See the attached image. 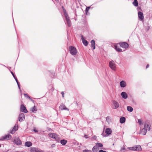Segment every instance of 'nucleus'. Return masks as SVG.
<instances>
[{
  "instance_id": "1",
  "label": "nucleus",
  "mask_w": 152,
  "mask_h": 152,
  "mask_svg": "<svg viewBox=\"0 0 152 152\" xmlns=\"http://www.w3.org/2000/svg\"><path fill=\"white\" fill-rule=\"evenodd\" d=\"M48 135L50 137L55 139L58 142H59L60 141V140L59 137V136L56 134L53 133H50Z\"/></svg>"
},
{
  "instance_id": "2",
  "label": "nucleus",
  "mask_w": 152,
  "mask_h": 152,
  "mask_svg": "<svg viewBox=\"0 0 152 152\" xmlns=\"http://www.w3.org/2000/svg\"><path fill=\"white\" fill-rule=\"evenodd\" d=\"M69 49L70 53L72 55L74 56L76 55L77 51L75 47L73 46H71L69 47Z\"/></svg>"
},
{
  "instance_id": "3",
  "label": "nucleus",
  "mask_w": 152,
  "mask_h": 152,
  "mask_svg": "<svg viewBox=\"0 0 152 152\" xmlns=\"http://www.w3.org/2000/svg\"><path fill=\"white\" fill-rule=\"evenodd\" d=\"M109 66L110 68L113 70H115L116 69V64L114 61L113 60L109 62Z\"/></svg>"
},
{
  "instance_id": "4",
  "label": "nucleus",
  "mask_w": 152,
  "mask_h": 152,
  "mask_svg": "<svg viewBox=\"0 0 152 152\" xmlns=\"http://www.w3.org/2000/svg\"><path fill=\"white\" fill-rule=\"evenodd\" d=\"M13 142L17 145H20L21 144V141L18 137H15L13 140Z\"/></svg>"
},
{
  "instance_id": "5",
  "label": "nucleus",
  "mask_w": 152,
  "mask_h": 152,
  "mask_svg": "<svg viewBox=\"0 0 152 152\" xmlns=\"http://www.w3.org/2000/svg\"><path fill=\"white\" fill-rule=\"evenodd\" d=\"M120 45L121 47L124 48H126L129 47L128 44L126 42L120 43Z\"/></svg>"
},
{
  "instance_id": "6",
  "label": "nucleus",
  "mask_w": 152,
  "mask_h": 152,
  "mask_svg": "<svg viewBox=\"0 0 152 152\" xmlns=\"http://www.w3.org/2000/svg\"><path fill=\"white\" fill-rule=\"evenodd\" d=\"M25 119L24 114L23 113L20 114L19 116L18 119L19 121H23Z\"/></svg>"
},
{
  "instance_id": "7",
  "label": "nucleus",
  "mask_w": 152,
  "mask_h": 152,
  "mask_svg": "<svg viewBox=\"0 0 152 152\" xmlns=\"http://www.w3.org/2000/svg\"><path fill=\"white\" fill-rule=\"evenodd\" d=\"M20 110L21 111L25 113L28 112V111L26 109V107L23 104H21V105Z\"/></svg>"
},
{
  "instance_id": "8",
  "label": "nucleus",
  "mask_w": 152,
  "mask_h": 152,
  "mask_svg": "<svg viewBox=\"0 0 152 152\" xmlns=\"http://www.w3.org/2000/svg\"><path fill=\"white\" fill-rule=\"evenodd\" d=\"M113 104L114 106V109H116L119 107V106L118 103L116 101H113Z\"/></svg>"
},
{
  "instance_id": "9",
  "label": "nucleus",
  "mask_w": 152,
  "mask_h": 152,
  "mask_svg": "<svg viewBox=\"0 0 152 152\" xmlns=\"http://www.w3.org/2000/svg\"><path fill=\"white\" fill-rule=\"evenodd\" d=\"M138 14L139 18H140V20H141L143 19L144 16L142 12L140 11L138 12Z\"/></svg>"
},
{
  "instance_id": "10",
  "label": "nucleus",
  "mask_w": 152,
  "mask_h": 152,
  "mask_svg": "<svg viewBox=\"0 0 152 152\" xmlns=\"http://www.w3.org/2000/svg\"><path fill=\"white\" fill-rule=\"evenodd\" d=\"M59 108L61 110H67L68 111L69 110L63 104H61L60 105Z\"/></svg>"
},
{
  "instance_id": "11",
  "label": "nucleus",
  "mask_w": 152,
  "mask_h": 152,
  "mask_svg": "<svg viewBox=\"0 0 152 152\" xmlns=\"http://www.w3.org/2000/svg\"><path fill=\"white\" fill-rule=\"evenodd\" d=\"M144 127L147 131H149L150 129V126L148 124V122H145L144 124Z\"/></svg>"
},
{
  "instance_id": "12",
  "label": "nucleus",
  "mask_w": 152,
  "mask_h": 152,
  "mask_svg": "<svg viewBox=\"0 0 152 152\" xmlns=\"http://www.w3.org/2000/svg\"><path fill=\"white\" fill-rule=\"evenodd\" d=\"M11 135L10 134H9L7 135H6L3 138L1 139H0L1 140H4L6 139L7 140H9L10 138H11Z\"/></svg>"
},
{
  "instance_id": "13",
  "label": "nucleus",
  "mask_w": 152,
  "mask_h": 152,
  "mask_svg": "<svg viewBox=\"0 0 152 152\" xmlns=\"http://www.w3.org/2000/svg\"><path fill=\"white\" fill-rule=\"evenodd\" d=\"M121 95L122 97L124 99H126L128 97V95L125 92H122L121 94Z\"/></svg>"
},
{
  "instance_id": "14",
  "label": "nucleus",
  "mask_w": 152,
  "mask_h": 152,
  "mask_svg": "<svg viewBox=\"0 0 152 152\" xmlns=\"http://www.w3.org/2000/svg\"><path fill=\"white\" fill-rule=\"evenodd\" d=\"M99 150V148L97 145H95L94 146L92 149L93 152H98Z\"/></svg>"
},
{
  "instance_id": "15",
  "label": "nucleus",
  "mask_w": 152,
  "mask_h": 152,
  "mask_svg": "<svg viewBox=\"0 0 152 152\" xmlns=\"http://www.w3.org/2000/svg\"><path fill=\"white\" fill-rule=\"evenodd\" d=\"M114 48L117 52H121L122 51V49L121 48L118 47L117 45L116 44H115L114 45Z\"/></svg>"
},
{
  "instance_id": "16",
  "label": "nucleus",
  "mask_w": 152,
  "mask_h": 152,
  "mask_svg": "<svg viewBox=\"0 0 152 152\" xmlns=\"http://www.w3.org/2000/svg\"><path fill=\"white\" fill-rule=\"evenodd\" d=\"M105 132L107 134L110 135L112 133V130L111 129L107 128L106 129Z\"/></svg>"
},
{
  "instance_id": "17",
  "label": "nucleus",
  "mask_w": 152,
  "mask_h": 152,
  "mask_svg": "<svg viewBox=\"0 0 152 152\" xmlns=\"http://www.w3.org/2000/svg\"><path fill=\"white\" fill-rule=\"evenodd\" d=\"M134 151H139L141 150V147L140 145H137L136 147H134Z\"/></svg>"
},
{
  "instance_id": "18",
  "label": "nucleus",
  "mask_w": 152,
  "mask_h": 152,
  "mask_svg": "<svg viewBox=\"0 0 152 152\" xmlns=\"http://www.w3.org/2000/svg\"><path fill=\"white\" fill-rule=\"evenodd\" d=\"M120 86L121 87L124 88L126 86V83L123 80L121 81L120 83Z\"/></svg>"
},
{
  "instance_id": "19",
  "label": "nucleus",
  "mask_w": 152,
  "mask_h": 152,
  "mask_svg": "<svg viewBox=\"0 0 152 152\" xmlns=\"http://www.w3.org/2000/svg\"><path fill=\"white\" fill-rule=\"evenodd\" d=\"M147 130L145 128H143L141 131L140 133L143 135H145L147 132Z\"/></svg>"
},
{
  "instance_id": "20",
  "label": "nucleus",
  "mask_w": 152,
  "mask_h": 152,
  "mask_svg": "<svg viewBox=\"0 0 152 152\" xmlns=\"http://www.w3.org/2000/svg\"><path fill=\"white\" fill-rule=\"evenodd\" d=\"M91 46L93 50L95 48V42L94 40H92L91 41Z\"/></svg>"
},
{
  "instance_id": "21",
  "label": "nucleus",
  "mask_w": 152,
  "mask_h": 152,
  "mask_svg": "<svg viewBox=\"0 0 152 152\" xmlns=\"http://www.w3.org/2000/svg\"><path fill=\"white\" fill-rule=\"evenodd\" d=\"M64 15L66 17V21L70 20L69 19V17L68 16V14L66 12V10H64Z\"/></svg>"
},
{
  "instance_id": "22",
  "label": "nucleus",
  "mask_w": 152,
  "mask_h": 152,
  "mask_svg": "<svg viewBox=\"0 0 152 152\" xmlns=\"http://www.w3.org/2000/svg\"><path fill=\"white\" fill-rule=\"evenodd\" d=\"M126 119L124 117H121L120 119V121L121 123L123 124L125 121Z\"/></svg>"
},
{
  "instance_id": "23",
  "label": "nucleus",
  "mask_w": 152,
  "mask_h": 152,
  "mask_svg": "<svg viewBox=\"0 0 152 152\" xmlns=\"http://www.w3.org/2000/svg\"><path fill=\"white\" fill-rule=\"evenodd\" d=\"M32 145V143L30 142H27L25 143V145L28 147L31 146Z\"/></svg>"
},
{
  "instance_id": "24",
  "label": "nucleus",
  "mask_w": 152,
  "mask_h": 152,
  "mask_svg": "<svg viewBox=\"0 0 152 152\" xmlns=\"http://www.w3.org/2000/svg\"><path fill=\"white\" fill-rule=\"evenodd\" d=\"M82 41L83 43L85 45L87 46L88 44V42L86 40L83 39V38L82 39Z\"/></svg>"
},
{
  "instance_id": "25",
  "label": "nucleus",
  "mask_w": 152,
  "mask_h": 152,
  "mask_svg": "<svg viewBox=\"0 0 152 152\" xmlns=\"http://www.w3.org/2000/svg\"><path fill=\"white\" fill-rule=\"evenodd\" d=\"M60 142L61 144L63 145H64L66 143L67 141L66 140L64 139L61 140Z\"/></svg>"
},
{
  "instance_id": "26",
  "label": "nucleus",
  "mask_w": 152,
  "mask_h": 152,
  "mask_svg": "<svg viewBox=\"0 0 152 152\" xmlns=\"http://www.w3.org/2000/svg\"><path fill=\"white\" fill-rule=\"evenodd\" d=\"M31 110L32 111V112L34 113L35 112L37 111V110L36 108V107L35 106H34L33 107L31 108Z\"/></svg>"
},
{
  "instance_id": "27",
  "label": "nucleus",
  "mask_w": 152,
  "mask_h": 152,
  "mask_svg": "<svg viewBox=\"0 0 152 152\" xmlns=\"http://www.w3.org/2000/svg\"><path fill=\"white\" fill-rule=\"evenodd\" d=\"M128 111L132 112L133 110V108L130 106H128L127 107Z\"/></svg>"
},
{
  "instance_id": "28",
  "label": "nucleus",
  "mask_w": 152,
  "mask_h": 152,
  "mask_svg": "<svg viewBox=\"0 0 152 152\" xmlns=\"http://www.w3.org/2000/svg\"><path fill=\"white\" fill-rule=\"evenodd\" d=\"M133 4L135 6H138V3L137 0H134L133 2Z\"/></svg>"
},
{
  "instance_id": "29",
  "label": "nucleus",
  "mask_w": 152,
  "mask_h": 152,
  "mask_svg": "<svg viewBox=\"0 0 152 152\" xmlns=\"http://www.w3.org/2000/svg\"><path fill=\"white\" fill-rule=\"evenodd\" d=\"M106 120L107 122L108 123H110L111 121V119L110 117H107L106 118Z\"/></svg>"
},
{
  "instance_id": "30",
  "label": "nucleus",
  "mask_w": 152,
  "mask_h": 152,
  "mask_svg": "<svg viewBox=\"0 0 152 152\" xmlns=\"http://www.w3.org/2000/svg\"><path fill=\"white\" fill-rule=\"evenodd\" d=\"M96 145H97L98 147H102L103 146L102 144L101 143L97 142V143H96Z\"/></svg>"
},
{
  "instance_id": "31",
  "label": "nucleus",
  "mask_w": 152,
  "mask_h": 152,
  "mask_svg": "<svg viewBox=\"0 0 152 152\" xmlns=\"http://www.w3.org/2000/svg\"><path fill=\"white\" fill-rule=\"evenodd\" d=\"M24 95L25 97H26L29 99H31V100L32 101V100L31 99L30 97L29 96H28V95L27 94H24Z\"/></svg>"
},
{
  "instance_id": "32",
  "label": "nucleus",
  "mask_w": 152,
  "mask_h": 152,
  "mask_svg": "<svg viewBox=\"0 0 152 152\" xmlns=\"http://www.w3.org/2000/svg\"><path fill=\"white\" fill-rule=\"evenodd\" d=\"M138 122L139 124L140 125H141L142 124V121L141 119H138Z\"/></svg>"
},
{
  "instance_id": "33",
  "label": "nucleus",
  "mask_w": 152,
  "mask_h": 152,
  "mask_svg": "<svg viewBox=\"0 0 152 152\" xmlns=\"http://www.w3.org/2000/svg\"><path fill=\"white\" fill-rule=\"evenodd\" d=\"M67 23L68 24V26L70 27L71 26V23L70 20L67 21Z\"/></svg>"
},
{
  "instance_id": "34",
  "label": "nucleus",
  "mask_w": 152,
  "mask_h": 152,
  "mask_svg": "<svg viewBox=\"0 0 152 152\" xmlns=\"http://www.w3.org/2000/svg\"><path fill=\"white\" fill-rule=\"evenodd\" d=\"M16 124L14 127L13 129V130L15 131L16 130H17L18 129V126H16Z\"/></svg>"
},
{
  "instance_id": "35",
  "label": "nucleus",
  "mask_w": 152,
  "mask_h": 152,
  "mask_svg": "<svg viewBox=\"0 0 152 152\" xmlns=\"http://www.w3.org/2000/svg\"><path fill=\"white\" fill-rule=\"evenodd\" d=\"M31 152H37V151H36L35 150V148H31Z\"/></svg>"
},
{
  "instance_id": "36",
  "label": "nucleus",
  "mask_w": 152,
  "mask_h": 152,
  "mask_svg": "<svg viewBox=\"0 0 152 152\" xmlns=\"http://www.w3.org/2000/svg\"><path fill=\"white\" fill-rule=\"evenodd\" d=\"M90 8V7H87L86 8V12H88V10H89Z\"/></svg>"
},
{
  "instance_id": "37",
  "label": "nucleus",
  "mask_w": 152,
  "mask_h": 152,
  "mask_svg": "<svg viewBox=\"0 0 152 152\" xmlns=\"http://www.w3.org/2000/svg\"><path fill=\"white\" fill-rule=\"evenodd\" d=\"M83 152H91V151L89 150H83Z\"/></svg>"
},
{
  "instance_id": "38",
  "label": "nucleus",
  "mask_w": 152,
  "mask_h": 152,
  "mask_svg": "<svg viewBox=\"0 0 152 152\" xmlns=\"http://www.w3.org/2000/svg\"><path fill=\"white\" fill-rule=\"evenodd\" d=\"M129 149L131 150L134 151V147L129 148Z\"/></svg>"
},
{
  "instance_id": "39",
  "label": "nucleus",
  "mask_w": 152,
  "mask_h": 152,
  "mask_svg": "<svg viewBox=\"0 0 152 152\" xmlns=\"http://www.w3.org/2000/svg\"><path fill=\"white\" fill-rule=\"evenodd\" d=\"M15 131L13 130V129H12V130L10 132V133L11 134H13L15 133Z\"/></svg>"
},
{
  "instance_id": "40",
  "label": "nucleus",
  "mask_w": 152,
  "mask_h": 152,
  "mask_svg": "<svg viewBox=\"0 0 152 152\" xmlns=\"http://www.w3.org/2000/svg\"><path fill=\"white\" fill-rule=\"evenodd\" d=\"M61 94L62 95V97L63 98H64V92L62 91L61 92Z\"/></svg>"
},
{
  "instance_id": "41",
  "label": "nucleus",
  "mask_w": 152,
  "mask_h": 152,
  "mask_svg": "<svg viewBox=\"0 0 152 152\" xmlns=\"http://www.w3.org/2000/svg\"><path fill=\"white\" fill-rule=\"evenodd\" d=\"M92 138L94 140H96V136H94Z\"/></svg>"
},
{
  "instance_id": "42",
  "label": "nucleus",
  "mask_w": 152,
  "mask_h": 152,
  "mask_svg": "<svg viewBox=\"0 0 152 152\" xmlns=\"http://www.w3.org/2000/svg\"><path fill=\"white\" fill-rule=\"evenodd\" d=\"M11 73L12 74L13 76V77H14V78H15V77H16L15 76V75H14V73H13V72H11Z\"/></svg>"
},
{
  "instance_id": "43",
  "label": "nucleus",
  "mask_w": 152,
  "mask_h": 152,
  "mask_svg": "<svg viewBox=\"0 0 152 152\" xmlns=\"http://www.w3.org/2000/svg\"><path fill=\"white\" fill-rule=\"evenodd\" d=\"M99 152H106V151H104L103 150H101L99 151Z\"/></svg>"
},
{
  "instance_id": "44",
  "label": "nucleus",
  "mask_w": 152,
  "mask_h": 152,
  "mask_svg": "<svg viewBox=\"0 0 152 152\" xmlns=\"http://www.w3.org/2000/svg\"><path fill=\"white\" fill-rule=\"evenodd\" d=\"M15 78V80L16 82H18V80H17V78H16V77H15V78Z\"/></svg>"
},
{
  "instance_id": "45",
  "label": "nucleus",
  "mask_w": 152,
  "mask_h": 152,
  "mask_svg": "<svg viewBox=\"0 0 152 152\" xmlns=\"http://www.w3.org/2000/svg\"><path fill=\"white\" fill-rule=\"evenodd\" d=\"M33 130L35 132H38V131L35 129H34Z\"/></svg>"
},
{
  "instance_id": "46",
  "label": "nucleus",
  "mask_w": 152,
  "mask_h": 152,
  "mask_svg": "<svg viewBox=\"0 0 152 152\" xmlns=\"http://www.w3.org/2000/svg\"><path fill=\"white\" fill-rule=\"evenodd\" d=\"M84 137L86 139L88 138V137H87V135H84Z\"/></svg>"
},
{
  "instance_id": "47",
  "label": "nucleus",
  "mask_w": 152,
  "mask_h": 152,
  "mask_svg": "<svg viewBox=\"0 0 152 152\" xmlns=\"http://www.w3.org/2000/svg\"><path fill=\"white\" fill-rule=\"evenodd\" d=\"M149 67V64H147L146 66V68H148V67Z\"/></svg>"
},
{
  "instance_id": "48",
  "label": "nucleus",
  "mask_w": 152,
  "mask_h": 152,
  "mask_svg": "<svg viewBox=\"0 0 152 152\" xmlns=\"http://www.w3.org/2000/svg\"><path fill=\"white\" fill-rule=\"evenodd\" d=\"M17 84H18V85H20L19 83L18 82H17Z\"/></svg>"
},
{
  "instance_id": "49",
  "label": "nucleus",
  "mask_w": 152,
  "mask_h": 152,
  "mask_svg": "<svg viewBox=\"0 0 152 152\" xmlns=\"http://www.w3.org/2000/svg\"><path fill=\"white\" fill-rule=\"evenodd\" d=\"M18 87L19 88V89H20V85H18Z\"/></svg>"
},
{
  "instance_id": "50",
  "label": "nucleus",
  "mask_w": 152,
  "mask_h": 152,
  "mask_svg": "<svg viewBox=\"0 0 152 152\" xmlns=\"http://www.w3.org/2000/svg\"><path fill=\"white\" fill-rule=\"evenodd\" d=\"M56 1H58V0H55Z\"/></svg>"
},
{
  "instance_id": "51",
  "label": "nucleus",
  "mask_w": 152,
  "mask_h": 152,
  "mask_svg": "<svg viewBox=\"0 0 152 152\" xmlns=\"http://www.w3.org/2000/svg\"><path fill=\"white\" fill-rule=\"evenodd\" d=\"M15 152H19L18 151H15Z\"/></svg>"
},
{
  "instance_id": "52",
  "label": "nucleus",
  "mask_w": 152,
  "mask_h": 152,
  "mask_svg": "<svg viewBox=\"0 0 152 152\" xmlns=\"http://www.w3.org/2000/svg\"><path fill=\"white\" fill-rule=\"evenodd\" d=\"M114 145V143H113V145Z\"/></svg>"
},
{
  "instance_id": "53",
  "label": "nucleus",
  "mask_w": 152,
  "mask_h": 152,
  "mask_svg": "<svg viewBox=\"0 0 152 152\" xmlns=\"http://www.w3.org/2000/svg\"><path fill=\"white\" fill-rule=\"evenodd\" d=\"M54 145H55V144H53V146H54Z\"/></svg>"
},
{
  "instance_id": "54",
  "label": "nucleus",
  "mask_w": 152,
  "mask_h": 152,
  "mask_svg": "<svg viewBox=\"0 0 152 152\" xmlns=\"http://www.w3.org/2000/svg\"><path fill=\"white\" fill-rule=\"evenodd\" d=\"M54 145H55V144H53V146H54Z\"/></svg>"
},
{
  "instance_id": "55",
  "label": "nucleus",
  "mask_w": 152,
  "mask_h": 152,
  "mask_svg": "<svg viewBox=\"0 0 152 152\" xmlns=\"http://www.w3.org/2000/svg\"><path fill=\"white\" fill-rule=\"evenodd\" d=\"M1 147V145H0V147Z\"/></svg>"
}]
</instances>
